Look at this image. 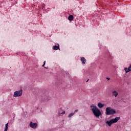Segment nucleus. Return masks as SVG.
<instances>
[{"label": "nucleus", "mask_w": 131, "mask_h": 131, "mask_svg": "<svg viewBox=\"0 0 131 131\" xmlns=\"http://www.w3.org/2000/svg\"><path fill=\"white\" fill-rule=\"evenodd\" d=\"M78 110H76L75 111V112H78Z\"/></svg>", "instance_id": "obj_19"}, {"label": "nucleus", "mask_w": 131, "mask_h": 131, "mask_svg": "<svg viewBox=\"0 0 131 131\" xmlns=\"http://www.w3.org/2000/svg\"><path fill=\"white\" fill-rule=\"evenodd\" d=\"M22 96V90L16 91L14 93L13 97H21Z\"/></svg>", "instance_id": "obj_4"}, {"label": "nucleus", "mask_w": 131, "mask_h": 131, "mask_svg": "<svg viewBox=\"0 0 131 131\" xmlns=\"http://www.w3.org/2000/svg\"><path fill=\"white\" fill-rule=\"evenodd\" d=\"M51 99V97L49 96H47L45 98V101H50V99Z\"/></svg>", "instance_id": "obj_14"}, {"label": "nucleus", "mask_w": 131, "mask_h": 131, "mask_svg": "<svg viewBox=\"0 0 131 131\" xmlns=\"http://www.w3.org/2000/svg\"><path fill=\"white\" fill-rule=\"evenodd\" d=\"M88 81H89V80H88L86 81V82H88Z\"/></svg>", "instance_id": "obj_20"}, {"label": "nucleus", "mask_w": 131, "mask_h": 131, "mask_svg": "<svg viewBox=\"0 0 131 131\" xmlns=\"http://www.w3.org/2000/svg\"><path fill=\"white\" fill-rule=\"evenodd\" d=\"M73 15H71L69 16L68 20H69V21H73Z\"/></svg>", "instance_id": "obj_12"}, {"label": "nucleus", "mask_w": 131, "mask_h": 131, "mask_svg": "<svg viewBox=\"0 0 131 131\" xmlns=\"http://www.w3.org/2000/svg\"><path fill=\"white\" fill-rule=\"evenodd\" d=\"M73 115H74V113H71L69 115L68 117L69 118L72 117V116H73Z\"/></svg>", "instance_id": "obj_15"}, {"label": "nucleus", "mask_w": 131, "mask_h": 131, "mask_svg": "<svg viewBox=\"0 0 131 131\" xmlns=\"http://www.w3.org/2000/svg\"><path fill=\"white\" fill-rule=\"evenodd\" d=\"M124 70L126 73H127V72H129V71H131V64L129 66L128 68H125Z\"/></svg>", "instance_id": "obj_7"}, {"label": "nucleus", "mask_w": 131, "mask_h": 131, "mask_svg": "<svg viewBox=\"0 0 131 131\" xmlns=\"http://www.w3.org/2000/svg\"><path fill=\"white\" fill-rule=\"evenodd\" d=\"M97 106L99 107V108H103V107H104V104H102V103L99 102L98 103Z\"/></svg>", "instance_id": "obj_10"}, {"label": "nucleus", "mask_w": 131, "mask_h": 131, "mask_svg": "<svg viewBox=\"0 0 131 131\" xmlns=\"http://www.w3.org/2000/svg\"><path fill=\"white\" fill-rule=\"evenodd\" d=\"M106 79H107V80H110V78H106Z\"/></svg>", "instance_id": "obj_18"}, {"label": "nucleus", "mask_w": 131, "mask_h": 131, "mask_svg": "<svg viewBox=\"0 0 131 131\" xmlns=\"http://www.w3.org/2000/svg\"><path fill=\"white\" fill-rule=\"evenodd\" d=\"M105 113L106 115H113L116 113L115 110L112 108L111 107H108L106 108Z\"/></svg>", "instance_id": "obj_2"}, {"label": "nucleus", "mask_w": 131, "mask_h": 131, "mask_svg": "<svg viewBox=\"0 0 131 131\" xmlns=\"http://www.w3.org/2000/svg\"><path fill=\"white\" fill-rule=\"evenodd\" d=\"M91 110L96 117H99L101 115V111L97 107V106L93 104L91 106Z\"/></svg>", "instance_id": "obj_1"}, {"label": "nucleus", "mask_w": 131, "mask_h": 131, "mask_svg": "<svg viewBox=\"0 0 131 131\" xmlns=\"http://www.w3.org/2000/svg\"><path fill=\"white\" fill-rule=\"evenodd\" d=\"M45 7H46V5H45V4H43V5L42 6V10H45Z\"/></svg>", "instance_id": "obj_17"}, {"label": "nucleus", "mask_w": 131, "mask_h": 131, "mask_svg": "<svg viewBox=\"0 0 131 131\" xmlns=\"http://www.w3.org/2000/svg\"><path fill=\"white\" fill-rule=\"evenodd\" d=\"M9 127V123H7V124H6L5 125V130L4 131H8V128Z\"/></svg>", "instance_id": "obj_13"}, {"label": "nucleus", "mask_w": 131, "mask_h": 131, "mask_svg": "<svg viewBox=\"0 0 131 131\" xmlns=\"http://www.w3.org/2000/svg\"><path fill=\"white\" fill-rule=\"evenodd\" d=\"M53 49L54 50V51H57V50H60V48L59 46H53Z\"/></svg>", "instance_id": "obj_11"}, {"label": "nucleus", "mask_w": 131, "mask_h": 131, "mask_svg": "<svg viewBox=\"0 0 131 131\" xmlns=\"http://www.w3.org/2000/svg\"><path fill=\"white\" fill-rule=\"evenodd\" d=\"M30 126L31 127V128L35 129L36 127H37V123L30 122Z\"/></svg>", "instance_id": "obj_5"}, {"label": "nucleus", "mask_w": 131, "mask_h": 131, "mask_svg": "<svg viewBox=\"0 0 131 131\" xmlns=\"http://www.w3.org/2000/svg\"><path fill=\"white\" fill-rule=\"evenodd\" d=\"M119 119H120V117H116L115 119H111L110 121H107L106 122V123L107 125H108V126H111V125H112V124L116 123V122H117L118 120H119Z\"/></svg>", "instance_id": "obj_3"}, {"label": "nucleus", "mask_w": 131, "mask_h": 131, "mask_svg": "<svg viewBox=\"0 0 131 131\" xmlns=\"http://www.w3.org/2000/svg\"><path fill=\"white\" fill-rule=\"evenodd\" d=\"M45 65H46V61H45L44 62H43V64H42V67H44V68H45V69H48V68H47V67H45Z\"/></svg>", "instance_id": "obj_16"}, {"label": "nucleus", "mask_w": 131, "mask_h": 131, "mask_svg": "<svg viewBox=\"0 0 131 131\" xmlns=\"http://www.w3.org/2000/svg\"><path fill=\"white\" fill-rule=\"evenodd\" d=\"M59 116H61V114H65V111H63L62 108H60L58 111Z\"/></svg>", "instance_id": "obj_6"}, {"label": "nucleus", "mask_w": 131, "mask_h": 131, "mask_svg": "<svg viewBox=\"0 0 131 131\" xmlns=\"http://www.w3.org/2000/svg\"><path fill=\"white\" fill-rule=\"evenodd\" d=\"M112 95L115 97V98H117V96H118V92H117L116 91H113Z\"/></svg>", "instance_id": "obj_8"}, {"label": "nucleus", "mask_w": 131, "mask_h": 131, "mask_svg": "<svg viewBox=\"0 0 131 131\" xmlns=\"http://www.w3.org/2000/svg\"><path fill=\"white\" fill-rule=\"evenodd\" d=\"M81 61L82 63V64H85V62H86V60L84 57H81Z\"/></svg>", "instance_id": "obj_9"}]
</instances>
